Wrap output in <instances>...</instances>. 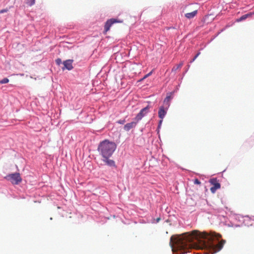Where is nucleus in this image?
<instances>
[{
  "label": "nucleus",
  "mask_w": 254,
  "mask_h": 254,
  "mask_svg": "<svg viewBox=\"0 0 254 254\" xmlns=\"http://www.w3.org/2000/svg\"><path fill=\"white\" fill-rule=\"evenodd\" d=\"M7 11V9H3L0 10V13H3L4 12H6Z\"/></svg>",
  "instance_id": "obj_22"
},
{
  "label": "nucleus",
  "mask_w": 254,
  "mask_h": 254,
  "mask_svg": "<svg viewBox=\"0 0 254 254\" xmlns=\"http://www.w3.org/2000/svg\"><path fill=\"white\" fill-rule=\"evenodd\" d=\"M144 116L142 115V113H139L135 118H134L135 122H136V123H138L139 121H140Z\"/></svg>",
  "instance_id": "obj_14"
},
{
  "label": "nucleus",
  "mask_w": 254,
  "mask_h": 254,
  "mask_svg": "<svg viewBox=\"0 0 254 254\" xmlns=\"http://www.w3.org/2000/svg\"><path fill=\"white\" fill-rule=\"evenodd\" d=\"M144 116L142 115V113H139L135 118H134L135 122H136V123H138L139 121H140Z\"/></svg>",
  "instance_id": "obj_16"
},
{
  "label": "nucleus",
  "mask_w": 254,
  "mask_h": 254,
  "mask_svg": "<svg viewBox=\"0 0 254 254\" xmlns=\"http://www.w3.org/2000/svg\"><path fill=\"white\" fill-rule=\"evenodd\" d=\"M150 107L149 106L143 108L140 112V113H142V115L144 116L149 111Z\"/></svg>",
  "instance_id": "obj_12"
},
{
  "label": "nucleus",
  "mask_w": 254,
  "mask_h": 254,
  "mask_svg": "<svg viewBox=\"0 0 254 254\" xmlns=\"http://www.w3.org/2000/svg\"><path fill=\"white\" fill-rule=\"evenodd\" d=\"M183 63H181L179 64L176 65L172 68V71L176 72L178 69L181 68L182 67V66H183Z\"/></svg>",
  "instance_id": "obj_13"
},
{
  "label": "nucleus",
  "mask_w": 254,
  "mask_h": 254,
  "mask_svg": "<svg viewBox=\"0 0 254 254\" xmlns=\"http://www.w3.org/2000/svg\"><path fill=\"white\" fill-rule=\"evenodd\" d=\"M9 82V79L7 78H4L3 79L0 80V84H5Z\"/></svg>",
  "instance_id": "obj_18"
},
{
  "label": "nucleus",
  "mask_w": 254,
  "mask_h": 254,
  "mask_svg": "<svg viewBox=\"0 0 254 254\" xmlns=\"http://www.w3.org/2000/svg\"><path fill=\"white\" fill-rule=\"evenodd\" d=\"M72 62L73 60H67L64 62L63 64L64 65V68H63V69L64 68H66L69 70L72 69L73 68Z\"/></svg>",
  "instance_id": "obj_8"
},
{
  "label": "nucleus",
  "mask_w": 254,
  "mask_h": 254,
  "mask_svg": "<svg viewBox=\"0 0 254 254\" xmlns=\"http://www.w3.org/2000/svg\"><path fill=\"white\" fill-rule=\"evenodd\" d=\"M116 147L117 145L115 142L107 139L100 142L98 146V150L103 157V161L109 166H115V161L110 159V157L113 155Z\"/></svg>",
  "instance_id": "obj_2"
},
{
  "label": "nucleus",
  "mask_w": 254,
  "mask_h": 254,
  "mask_svg": "<svg viewBox=\"0 0 254 254\" xmlns=\"http://www.w3.org/2000/svg\"><path fill=\"white\" fill-rule=\"evenodd\" d=\"M174 92H170L167 94V95L163 102V105L162 106L166 107V109H168L170 105V102L173 98Z\"/></svg>",
  "instance_id": "obj_6"
},
{
  "label": "nucleus",
  "mask_w": 254,
  "mask_h": 254,
  "mask_svg": "<svg viewBox=\"0 0 254 254\" xmlns=\"http://www.w3.org/2000/svg\"><path fill=\"white\" fill-rule=\"evenodd\" d=\"M200 52H198L195 56V57H194V59H196L198 56L200 55Z\"/></svg>",
  "instance_id": "obj_24"
},
{
  "label": "nucleus",
  "mask_w": 254,
  "mask_h": 254,
  "mask_svg": "<svg viewBox=\"0 0 254 254\" xmlns=\"http://www.w3.org/2000/svg\"><path fill=\"white\" fill-rule=\"evenodd\" d=\"M221 237L220 234L215 232L208 234L194 230L191 233L188 232L178 236L174 240L172 237L170 244L173 254H176L177 251H180L181 254L186 253L192 248L206 249L214 254L220 251L226 242L222 240L218 244H214V242Z\"/></svg>",
  "instance_id": "obj_1"
},
{
  "label": "nucleus",
  "mask_w": 254,
  "mask_h": 254,
  "mask_svg": "<svg viewBox=\"0 0 254 254\" xmlns=\"http://www.w3.org/2000/svg\"><path fill=\"white\" fill-rule=\"evenodd\" d=\"M160 219L159 218H157V222H158V221L160 220Z\"/></svg>",
  "instance_id": "obj_27"
},
{
  "label": "nucleus",
  "mask_w": 254,
  "mask_h": 254,
  "mask_svg": "<svg viewBox=\"0 0 254 254\" xmlns=\"http://www.w3.org/2000/svg\"><path fill=\"white\" fill-rule=\"evenodd\" d=\"M252 15H253L252 13H248V14L243 15L239 19H237V21L238 22L243 21V20L246 19V18H247L248 17L251 16Z\"/></svg>",
  "instance_id": "obj_11"
},
{
  "label": "nucleus",
  "mask_w": 254,
  "mask_h": 254,
  "mask_svg": "<svg viewBox=\"0 0 254 254\" xmlns=\"http://www.w3.org/2000/svg\"><path fill=\"white\" fill-rule=\"evenodd\" d=\"M209 183L213 186L210 188V191L212 193H215L217 190L220 188L221 185L216 178L211 179L209 180Z\"/></svg>",
  "instance_id": "obj_4"
},
{
  "label": "nucleus",
  "mask_w": 254,
  "mask_h": 254,
  "mask_svg": "<svg viewBox=\"0 0 254 254\" xmlns=\"http://www.w3.org/2000/svg\"><path fill=\"white\" fill-rule=\"evenodd\" d=\"M193 182L194 184L196 185H200L201 184L200 182L197 179H195Z\"/></svg>",
  "instance_id": "obj_21"
},
{
  "label": "nucleus",
  "mask_w": 254,
  "mask_h": 254,
  "mask_svg": "<svg viewBox=\"0 0 254 254\" xmlns=\"http://www.w3.org/2000/svg\"><path fill=\"white\" fill-rule=\"evenodd\" d=\"M118 123L120 124H124L125 123V120H119V121H118Z\"/></svg>",
  "instance_id": "obj_23"
},
{
  "label": "nucleus",
  "mask_w": 254,
  "mask_h": 254,
  "mask_svg": "<svg viewBox=\"0 0 254 254\" xmlns=\"http://www.w3.org/2000/svg\"><path fill=\"white\" fill-rule=\"evenodd\" d=\"M152 73V71H151L149 73H148V74H146L141 79V80H143V79H145L146 78H147V77H148L149 76H150Z\"/></svg>",
  "instance_id": "obj_20"
},
{
  "label": "nucleus",
  "mask_w": 254,
  "mask_h": 254,
  "mask_svg": "<svg viewBox=\"0 0 254 254\" xmlns=\"http://www.w3.org/2000/svg\"><path fill=\"white\" fill-rule=\"evenodd\" d=\"M5 179L11 182L12 184L17 185L19 184L22 179L19 173H13L7 175Z\"/></svg>",
  "instance_id": "obj_3"
},
{
  "label": "nucleus",
  "mask_w": 254,
  "mask_h": 254,
  "mask_svg": "<svg viewBox=\"0 0 254 254\" xmlns=\"http://www.w3.org/2000/svg\"><path fill=\"white\" fill-rule=\"evenodd\" d=\"M144 116L142 115V113H139L135 118H134L135 122H136V123H138L139 121H140Z\"/></svg>",
  "instance_id": "obj_15"
},
{
  "label": "nucleus",
  "mask_w": 254,
  "mask_h": 254,
  "mask_svg": "<svg viewBox=\"0 0 254 254\" xmlns=\"http://www.w3.org/2000/svg\"><path fill=\"white\" fill-rule=\"evenodd\" d=\"M136 124L137 123L135 121L127 123L125 125L124 128L126 131H129L131 128L135 127Z\"/></svg>",
  "instance_id": "obj_9"
},
{
  "label": "nucleus",
  "mask_w": 254,
  "mask_h": 254,
  "mask_svg": "<svg viewBox=\"0 0 254 254\" xmlns=\"http://www.w3.org/2000/svg\"><path fill=\"white\" fill-rule=\"evenodd\" d=\"M197 13V10H194L192 12L186 13L185 16L187 18L190 19L195 16Z\"/></svg>",
  "instance_id": "obj_10"
},
{
  "label": "nucleus",
  "mask_w": 254,
  "mask_h": 254,
  "mask_svg": "<svg viewBox=\"0 0 254 254\" xmlns=\"http://www.w3.org/2000/svg\"><path fill=\"white\" fill-rule=\"evenodd\" d=\"M167 110L168 109H166V107L164 106H162L160 107L158 111V116L161 119L163 120L165 117L167 113Z\"/></svg>",
  "instance_id": "obj_7"
},
{
  "label": "nucleus",
  "mask_w": 254,
  "mask_h": 254,
  "mask_svg": "<svg viewBox=\"0 0 254 254\" xmlns=\"http://www.w3.org/2000/svg\"><path fill=\"white\" fill-rule=\"evenodd\" d=\"M56 64H58V65H60L62 62V60L61 59H57L56 60Z\"/></svg>",
  "instance_id": "obj_19"
},
{
  "label": "nucleus",
  "mask_w": 254,
  "mask_h": 254,
  "mask_svg": "<svg viewBox=\"0 0 254 254\" xmlns=\"http://www.w3.org/2000/svg\"><path fill=\"white\" fill-rule=\"evenodd\" d=\"M122 20H120L117 19L115 18H111L109 20H108L105 23V26H104V29H105V32L106 33L107 31H108L110 30V27L111 26L115 23H122Z\"/></svg>",
  "instance_id": "obj_5"
},
{
  "label": "nucleus",
  "mask_w": 254,
  "mask_h": 254,
  "mask_svg": "<svg viewBox=\"0 0 254 254\" xmlns=\"http://www.w3.org/2000/svg\"><path fill=\"white\" fill-rule=\"evenodd\" d=\"M26 3L29 6H32L35 4V0H25Z\"/></svg>",
  "instance_id": "obj_17"
},
{
  "label": "nucleus",
  "mask_w": 254,
  "mask_h": 254,
  "mask_svg": "<svg viewBox=\"0 0 254 254\" xmlns=\"http://www.w3.org/2000/svg\"><path fill=\"white\" fill-rule=\"evenodd\" d=\"M195 60V59H194V58H193V59L190 61L191 63L194 62V61Z\"/></svg>",
  "instance_id": "obj_26"
},
{
  "label": "nucleus",
  "mask_w": 254,
  "mask_h": 254,
  "mask_svg": "<svg viewBox=\"0 0 254 254\" xmlns=\"http://www.w3.org/2000/svg\"><path fill=\"white\" fill-rule=\"evenodd\" d=\"M162 120H163L161 119V120L160 121V122H159V125H161V124H162Z\"/></svg>",
  "instance_id": "obj_25"
}]
</instances>
